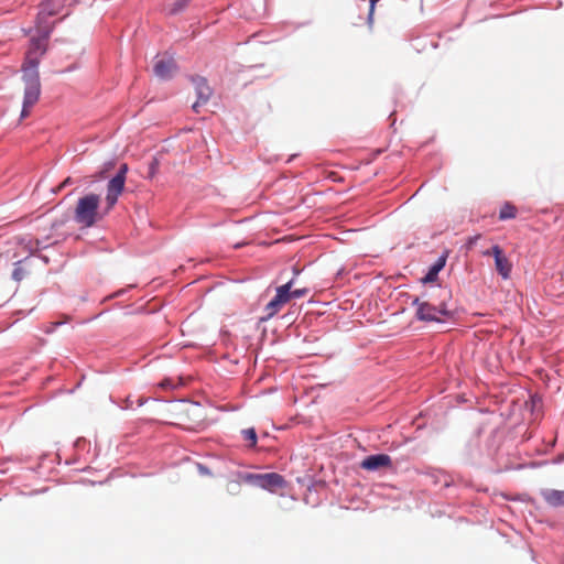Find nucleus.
Instances as JSON below:
<instances>
[{
	"instance_id": "f257e3e1",
	"label": "nucleus",
	"mask_w": 564,
	"mask_h": 564,
	"mask_svg": "<svg viewBox=\"0 0 564 564\" xmlns=\"http://www.w3.org/2000/svg\"><path fill=\"white\" fill-rule=\"evenodd\" d=\"M22 72L25 89L21 119L30 115V108L37 102L41 94L36 56L30 55L29 64L28 66H22Z\"/></svg>"
},
{
	"instance_id": "f03ea898",
	"label": "nucleus",
	"mask_w": 564,
	"mask_h": 564,
	"mask_svg": "<svg viewBox=\"0 0 564 564\" xmlns=\"http://www.w3.org/2000/svg\"><path fill=\"white\" fill-rule=\"evenodd\" d=\"M100 196L89 193L77 200L74 209L75 221L86 228L93 227L101 219L99 213Z\"/></svg>"
},
{
	"instance_id": "7ed1b4c3",
	"label": "nucleus",
	"mask_w": 564,
	"mask_h": 564,
	"mask_svg": "<svg viewBox=\"0 0 564 564\" xmlns=\"http://www.w3.org/2000/svg\"><path fill=\"white\" fill-rule=\"evenodd\" d=\"M241 480L246 484L265 489L270 492H276L279 489H283L286 486L285 479L278 473L241 474Z\"/></svg>"
},
{
	"instance_id": "20e7f679",
	"label": "nucleus",
	"mask_w": 564,
	"mask_h": 564,
	"mask_svg": "<svg viewBox=\"0 0 564 564\" xmlns=\"http://www.w3.org/2000/svg\"><path fill=\"white\" fill-rule=\"evenodd\" d=\"M413 305L417 307L416 316L421 321L442 322L440 316L448 317L451 315L443 301L440 305H433L430 302H421L419 297L413 300Z\"/></svg>"
},
{
	"instance_id": "39448f33",
	"label": "nucleus",
	"mask_w": 564,
	"mask_h": 564,
	"mask_svg": "<svg viewBox=\"0 0 564 564\" xmlns=\"http://www.w3.org/2000/svg\"><path fill=\"white\" fill-rule=\"evenodd\" d=\"M128 165L121 164L117 174L107 184L106 212L108 213L117 204L119 196L122 194L126 184V175Z\"/></svg>"
},
{
	"instance_id": "423d86ee",
	"label": "nucleus",
	"mask_w": 564,
	"mask_h": 564,
	"mask_svg": "<svg viewBox=\"0 0 564 564\" xmlns=\"http://www.w3.org/2000/svg\"><path fill=\"white\" fill-rule=\"evenodd\" d=\"M294 285V280H290L283 285H280L276 288L275 296L265 305L264 312L265 315L261 317V321H269L272 318L275 314H278L281 308L289 303V293L288 291L291 290Z\"/></svg>"
},
{
	"instance_id": "0eeeda50",
	"label": "nucleus",
	"mask_w": 564,
	"mask_h": 564,
	"mask_svg": "<svg viewBox=\"0 0 564 564\" xmlns=\"http://www.w3.org/2000/svg\"><path fill=\"white\" fill-rule=\"evenodd\" d=\"M36 31L39 33V36L31 39V45L26 53L25 61L23 63V66H28L29 64V57L30 55L36 56L37 64L40 63V57L45 53L46 51V42L50 36V33L52 31V25H36Z\"/></svg>"
},
{
	"instance_id": "6e6552de",
	"label": "nucleus",
	"mask_w": 564,
	"mask_h": 564,
	"mask_svg": "<svg viewBox=\"0 0 564 564\" xmlns=\"http://www.w3.org/2000/svg\"><path fill=\"white\" fill-rule=\"evenodd\" d=\"M482 256H494L495 258V267L497 272L502 276V279H509L512 270V263L503 253V250L495 245L490 250H486L482 252Z\"/></svg>"
},
{
	"instance_id": "1a4fd4ad",
	"label": "nucleus",
	"mask_w": 564,
	"mask_h": 564,
	"mask_svg": "<svg viewBox=\"0 0 564 564\" xmlns=\"http://www.w3.org/2000/svg\"><path fill=\"white\" fill-rule=\"evenodd\" d=\"M176 70L177 65L171 56H162L158 58L153 66L154 75L163 80L172 78Z\"/></svg>"
},
{
	"instance_id": "9d476101",
	"label": "nucleus",
	"mask_w": 564,
	"mask_h": 564,
	"mask_svg": "<svg viewBox=\"0 0 564 564\" xmlns=\"http://www.w3.org/2000/svg\"><path fill=\"white\" fill-rule=\"evenodd\" d=\"M392 466V459L387 454H377L367 456L361 460L360 467L368 471H375L382 468H390Z\"/></svg>"
},
{
	"instance_id": "9b49d317",
	"label": "nucleus",
	"mask_w": 564,
	"mask_h": 564,
	"mask_svg": "<svg viewBox=\"0 0 564 564\" xmlns=\"http://www.w3.org/2000/svg\"><path fill=\"white\" fill-rule=\"evenodd\" d=\"M193 83L197 95V101L194 102L193 109L198 112V107L209 100L213 91L204 77H196L193 79Z\"/></svg>"
},
{
	"instance_id": "f8f14e48",
	"label": "nucleus",
	"mask_w": 564,
	"mask_h": 564,
	"mask_svg": "<svg viewBox=\"0 0 564 564\" xmlns=\"http://www.w3.org/2000/svg\"><path fill=\"white\" fill-rule=\"evenodd\" d=\"M58 11L55 9L53 2L51 0H47L45 2H43L40 7V11H39V14H37V18H36V25L41 24V25H51L48 22H47V19L50 17H53L55 14H57Z\"/></svg>"
},
{
	"instance_id": "ddd939ff",
	"label": "nucleus",
	"mask_w": 564,
	"mask_h": 564,
	"mask_svg": "<svg viewBox=\"0 0 564 564\" xmlns=\"http://www.w3.org/2000/svg\"><path fill=\"white\" fill-rule=\"evenodd\" d=\"M542 498L551 507L564 506V491L555 489H544L541 491Z\"/></svg>"
},
{
	"instance_id": "4468645a",
	"label": "nucleus",
	"mask_w": 564,
	"mask_h": 564,
	"mask_svg": "<svg viewBox=\"0 0 564 564\" xmlns=\"http://www.w3.org/2000/svg\"><path fill=\"white\" fill-rule=\"evenodd\" d=\"M446 256H442L430 268L427 274L424 276V282H434L437 279L438 272L445 267Z\"/></svg>"
},
{
	"instance_id": "2eb2a0df",
	"label": "nucleus",
	"mask_w": 564,
	"mask_h": 564,
	"mask_svg": "<svg viewBox=\"0 0 564 564\" xmlns=\"http://www.w3.org/2000/svg\"><path fill=\"white\" fill-rule=\"evenodd\" d=\"M517 216V207L510 203H506L502 205L499 212V219L507 220L513 219Z\"/></svg>"
},
{
	"instance_id": "dca6fc26",
	"label": "nucleus",
	"mask_w": 564,
	"mask_h": 564,
	"mask_svg": "<svg viewBox=\"0 0 564 564\" xmlns=\"http://www.w3.org/2000/svg\"><path fill=\"white\" fill-rule=\"evenodd\" d=\"M25 268H28L26 260L15 262L12 278L15 281H21L29 273Z\"/></svg>"
},
{
	"instance_id": "f3484780",
	"label": "nucleus",
	"mask_w": 564,
	"mask_h": 564,
	"mask_svg": "<svg viewBox=\"0 0 564 564\" xmlns=\"http://www.w3.org/2000/svg\"><path fill=\"white\" fill-rule=\"evenodd\" d=\"M308 292H310V290L307 288L294 289V290L291 289L288 291L289 301H291L292 299L304 297L305 295H307Z\"/></svg>"
},
{
	"instance_id": "a211bd4d",
	"label": "nucleus",
	"mask_w": 564,
	"mask_h": 564,
	"mask_svg": "<svg viewBox=\"0 0 564 564\" xmlns=\"http://www.w3.org/2000/svg\"><path fill=\"white\" fill-rule=\"evenodd\" d=\"M243 438L250 443V446H256L257 444V433L254 429H247L242 431Z\"/></svg>"
},
{
	"instance_id": "6ab92c4d",
	"label": "nucleus",
	"mask_w": 564,
	"mask_h": 564,
	"mask_svg": "<svg viewBox=\"0 0 564 564\" xmlns=\"http://www.w3.org/2000/svg\"><path fill=\"white\" fill-rule=\"evenodd\" d=\"M241 482H243L241 480V475H239V479L238 480H230V481H228V484H227L228 492L231 494V495L238 494L240 491Z\"/></svg>"
},
{
	"instance_id": "aec40b11",
	"label": "nucleus",
	"mask_w": 564,
	"mask_h": 564,
	"mask_svg": "<svg viewBox=\"0 0 564 564\" xmlns=\"http://www.w3.org/2000/svg\"><path fill=\"white\" fill-rule=\"evenodd\" d=\"M191 0H176L170 8V13L175 14L182 11Z\"/></svg>"
},
{
	"instance_id": "412c9836",
	"label": "nucleus",
	"mask_w": 564,
	"mask_h": 564,
	"mask_svg": "<svg viewBox=\"0 0 564 564\" xmlns=\"http://www.w3.org/2000/svg\"><path fill=\"white\" fill-rule=\"evenodd\" d=\"M375 3H376V0H370V10H369V22L371 23L372 21V14H373V10H375Z\"/></svg>"
},
{
	"instance_id": "4be33fe9",
	"label": "nucleus",
	"mask_w": 564,
	"mask_h": 564,
	"mask_svg": "<svg viewBox=\"0 0 564 564\" xmlns=\"http://www.w3.org/2000/svg\"><path fill=\"white\" fill-rule=\"evenodd\" d=\"M479 238H480V235H476L474 237H470L469 240H468V246L469 247L474 246Z\"/></svg>"
},
{
	"instance_id": "5701e85b",
	"label": "nucleus",
	"mask_w": 564,
	"mask_h": 564,
	"mask_svg": "<svg viewBox=\"0 0 564 564\" xmlns=\"http://www.w3.org/2000/svg\"><path fill=\"white\" fill-rule=\"evenodd\" d=\"M74 183L73 178L72 177H66L63 182H62V186H68V185H72Z\"/></svg>"
},
{
	"instance_id": "b1692460",
	"label": "nucleus",
	"mask_w": 564,
	"mask_h": 564,
	"mask_svg": "<svg viewBox=\"0 0 564 564\" xmlns=\"http://www.w3.org/2000/svg\"><path fill=\"white\" fill-rule=\"evenodd\" d=\"M65 187L66 186H62V183H61L55 189H53V193L56 194V193L61 192L63 188H65Z\"/></svg>"
},
{
	"instance_id": "393cba45",
	"label": "nucleus",
	"mask_w": 564,
	"mask_h": 564,
	"mask_svg": "<svg viewBox=\"0 0 564 564\" xmlns=\"http://www.w3.org/2000/svg\"><path fill=\"white\" fill-rule=\"evenodd\" d=\"M65 187L66 186H62V183H61L55 189H53V193L56 194V193L61 192L63 188H65Z\"/></svg>"
},
{
	"instance_id": "a878e982",
	"label": "nucleus",
	"mask_w": 564,
	"mask_h": 564,
	"mask_svg": "<svg viewBox=\"0 0 564 564\" xmlns=\"http://www.w3.org/2000/svg\"><path fill=\"white\" fill-rule=\"evenodd\" d=\"M442 293L444 294V297H449V291L447 290H442Z\"/></svg>"
},
{
	"instance_id": "bb28decb",
	"label": "nucleus",
	"mask_w": 564,
	"mask_h": 564,
	"mask_svg": "<svg viewBox=\"0 0 564 564\" xmlns=\"http://www.w3.org/2000/svg\"><path fill=\"white\" fill-rule=\"evenodd\" d=\"M161 386H162V387H167V386H170V383H169L167 381H163V382L161 383Z\"/></svg>"
}]
</instances>
